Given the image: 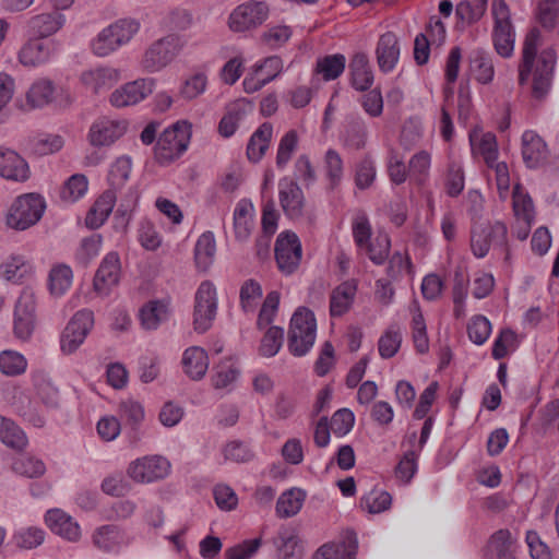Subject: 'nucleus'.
<instances>
[{
  "instance_id": "obj_5",
  "label": "nucleus",
  "mask_w": 559,
  "mask_h": 559,
  "mask_svg": "<svg viewBox=\"0 0 559 559\" xmlns=\"http://www.w3.org/2000/svg\"><path fill=\"white\" fill-rule=\"evenodd\" d=\"M45 209L46 202L41 195L36 193L20 195L9 210L7 224L11 228L25 230L41 218Z\"/></svg>"
},
{
  "instance_id": "obj_42",
  "label": "nucleus",
  "mask_w": 559,
  "mask_h": 559,
  "mask_svg": "<svg viewBox=\"0 0 559 559\" xmlns=\"http://www.w3.org/2000/svg\"><path fill=\"white\" fill-rule=\"evenodd\" d=\"M516 547V537L509 530H499L489 539V549L498 559H515Z\"/></svg>"
},
{
  "instance_id": "obj_50",
  "label": "nucleus",
  "mask_w": 559,
  "mask_h": 559,
  "mask_svg": "<svg viewBox=\"0 0 559 559\" xmlns=\"http://www.w3.org/2000/svg\"><path fill=\"white\" fill-rule=\"evenodd\" d=\"M88 190V180L82 174L72 175L63 185L60 198L68 203H73L83 198Z\"/></svg>"
},
{
  "instance_id": "obj_61",
  "label": "nucleus",
  "mask_w": 559,
  "mask_h": 559,
  "mask_svg": "<svg viewBox=\"0 0 559 559\" xmlns=\"http://www.w3.org/2000/svg\"><path fill=\"white\" fill-rule=\"evenodd\" d=\"M298 141V134L295 130H289L282 136L276 154L277 168L284 169L287 166L297 150Z\"/></svg>"
},
{
  "instance_id": "obj_64",
  "label": "nucleus",
  "mask_w": 559,
  "mask_h": 559,
  "mask_svg": "<svg viewBox=\"0 0 559 559\" xmlns=\"http://www.w3.org/2000/svg\"><path fill=\"white\" fill-rule=\"evenodd\" d=\"M222 453L226 461L235 463H247L254 457L251 448L247 443L238 440L227 442L222 449Z\"/></svg>"
},
{
  "instance_id": "obj_19",
  "label": "nucleus",
  "mask_w": 559,
  "mask_h": 559,
  "mask_svg": "<svg viewBox=\"0 0 559 559\" xmlns=\"http://www.w3.org/2000/svg\"><path fill=\"white\" fill-rule=\"evenodd\" d=\"M252 110V104L245 98L229 103L217 127L219 135L224 139L231 138Z\"/></svg>"
},
{
  "instance_id": "obj_17",
  "label": "nucleus",
  "mask_w": 559,
  "mask_h": 559,
  "mask_svg": "<svg viewBox=\"0 0 559 559\" xmlns=\"http://www.w3.org/2000/svg\"><path fill=\"white\" fill-rule=\"evenodd\" d=\"M521 155L527 168L537 169L547 163L549 148L536 131L525 130L521 135Z\"/></svg>"
},
{
  "instance_id": "obj_31",
  "label": "nucleus",
  "mask_w": 559,
  "mask_h": 559,
  "mask_svg": "<svg viewBox=\"0 0 559 559\" xmlns=\"http://www.w3.org/2000/svg\"><path fill=\"white\" fill-rule=\"evenodd\" d=\"M357 292L354 281H346L336 286L330 297V313L332 317H341L352 307Z\"/></svg>"
},
{
  "instance_id": "obj_7",
  "label": "nucleus",
  "mask_w": 559,
  "mask_h": 559,
  "mask_svg": "<svg viewBox=\"0 0 559 559\" xmlns=\"http://www.w3.org/2000/svg\"><path fill=\"white\" fill-rule=\"evenodd\" d=\"M1 400L22 416L25 421L40 428L45 425L44 415L37 409L25 390L12 382L3 383L0 388Z\"/></svg>"
},
{
  "instance_id": "obj_51",
  "label": "nucleus",
  "mask_w": 559,
  "mask_h": 559,
  "mask_svg": "<svg viewBox=\"0 0 559 559\" xmlns=\"http://www.w3.org/2000/svg\"><path fill=\"white\" fill-rule=\"evenodd\" d=\"M357 545L355 542L349 544H325L321 546L312 559H355Z\"/></svg>"
},
{
  "instance_id": "obj_21",
  "label": "nucleus",
  "mask_w": 559,
  "mask_h": 559,
  "mask_svg": "<svg viewBox=\"0 0 559 559\" xmlns=\"http://www.w3.org/2000/svg\"><path fill=\"white\" fill-rule=\"evenodd\" d=\"M121 272L118 252L110 251L102 260L94 277V288L98 294H108L110 288L118 284Z\"/></svg>"
},
{
  "instance_id": "obj_14",
  "label": "nucleus",
  "mask_w": 559,
  "mask_h": 559,
  "mask_svg": "<svg viewBox=\"0 0 559 559\" xmlns=\"http://www.w3.org/2000/svg\"><path fill=\"white\" fill-rule=\"evenodd\" d=\"M301 254V243L295 233L283 231L278 235L275 242V259L283 273H294L299 266Z\"/></svg>"
},
{
  "instance_id": "obj_35",
  "label": "nucleus",
  "mask_w": 559,
  "mask_h": 559,
  "mask_svg": "<svg viewBox=\"0 0 559 559\" xmlns=\"http://www.w3.org/2000/svg\"><path fill=\"white\" fill-rule=\"evenodd\" d=\"M352 85L357 91H367L373 83V73L366 53H356L350 63Z\"/></svg>"
},
{
  "instance_id": "obj_40",
  "label": "nucleus",
  "mask_w": 559,
  "mask_h": 559,
  "mask_svg": "<svg viewBox=\"0 0 559 559\" xmlns=\"http://www.w3.org/2000/svg\"><path fill=\"white\" fill-rule=\"evenodd\" d=\"M107 27L120 47H123L139 34L142 23L136 17L126 16L114 21Z\"/></svg>"
},
{
  "instance_id": "obj_9",
  "label": "nucleus",
  "mask_w": 559,
  "mask_h": 559,
  "mask_svg": "<svg viewBox=\"0 0 559 559\" xmlns=\"http://www.w3.org/2000/svg\"><path fill=\"white\" fill-rule=\"evenodd\" d=\"M93 326V311L88 309H81L76 311L61 333V352L67 355L76 352V349L84 343Z\"/></svg>"
},
{
  "instance_id": "obj_16",
  "label": "nucleus",
  "mask_w": 559,
  "mask_h": 559,
  "mask_svg": "<svg viewBox=\"0 0 559 559\" xmlns=\"http://www.w3.org/2000/svg\"><path fill=\"white\" fill-rule=\"evenodd\" d=\"M36 299L33 292L24 289L14 310V333L20 340H28L35 329Z\"/></svg>"
},
{
  "instance_id": "obj_30",
  "label": "nucleus",
  "mask_w": 559,
  "mask_h": 559,
  "mask_svg": "<svg viewBox=\"0 0 559 559\" xmlns=\"http://www.w3.org/2000/svg\"><path fill=\"white\" fill-rule=\"evenodd\" d=\"M116 200L117 195L112 190H106L100 194L86 214V226L92 229L103 226L112 212Z\"/></svg>"
},
{
  "instance_id": "obj_25",
  "label": "nucleus",
  "mask_w": 559,
  "mask_h": 559,
  "mask_svg": "<svg viewBox=\"0 0 559 559\" xmlns=\"http://www.w3.org/2000/svg\"><path fill=\"white\" fill-rule=\"evenodd\" d=\"M468 139L473 153L483 156L488 167H493L499 156L496 135L492 132H483L481 129L474 128L469 131Z\"/></svg>"
},
{
  "instance_id": "obj_32",
  "label": "nucleus",
  "mask_w": 559,
  "mask_h": 559,
  "mask_svg": "<svg viewBox=\"0 0 559 559\" xmlns=\"http://www.w3.org/2000/svg\"><path fill=\"white\" fill-rule=\"evenodd\" d=\"M32 273L33 266L23 255H11L0 263V276L13 284L23 283Z\"/></svg>"
},
{
  "instance_id": "obj_23",
  "label": "nucleus",
  "mask_w": 559,
  "mask_h": 559,
  "mask_svg": "<svg viewBox=\"0 0 559 559\" xmlns=\"http://www.w3.org/2000/svg\"><path fill=\"white\" fill-rule=\"evenodd\" d=\"M401 53V45L397 36L392 32L382 34L377 43L376 56L379 69L391 72L397 64Z\"/></svg>"
},
{
  "instance_id": "obj_62",
  "label": "nucleus",
  "mask_w": 559,
  "mask_h": 559,
  "mask_svg": "<svg viewBox=\"0 0 559 559\" xmlns=\"http://www.w3.org/2000/svg\"><path fill=\"white\" fill-rule=\"evenodd\" d=\"M280 306V293L276 290L270 292L260 309L257 326L259 330L266 329L273 321L277 313Z\"/></svg>"
},
{
  "instance_id": "obj_59",
  "label": "nucleus",
  "mask_w": 559,
  "mask_h": 559,
  "mask_svg": "<svg viewBox=\"0 0 559 559\" xmlns=\"http://www.w3.org/2000/svg\"><path fill=\"white\" fill-rule=\"evenodd\" d=\"M467 334L475 345L485 344L491 334L490 321L485 316H474L467 324Z\"/></svg>"
},
{
  "instance_id": "obj_2",
  "label": "nucleus",
  "mask_w": 559,
  "mask_h": 559,
  "mask_svg": "<svg viewBox=\"0 0 559 559\" xmlns=\"http://www.w3.org/2000/svg\"><path fill=\"white\" fill-rule=\"evenodd\" d=\"M191 123L180 120L166 128L157 139L154 154L160 165H168L178 159L189 147Z\"/></svg>"
},
{
  "instance_id": "obj_15",
  "label": "nucleus",
  "mask_w": 559,
  "mask_h": 559,
  "mask_svg": "<svg viewBox=\"0 0 559 559\" xmlns=\"http://www.w3.org/2000/svg\"><path fill=\"white\" fill-rule=\"evenodd\" d=\"M127 129L128 121L124 119L102 117L90 127L87 140L92 146L107 147L118 141L127 132Z\"/></svg>"
},
{
  "instance_id": "obj_54",
  "label": "nucleus",
  "mask_w": 559,
  "mask_h": 559,
  "mask_svg": "<svg viewBox=\"0 0 559 559\" xmlns=\"http://www.w3.org/2000/svg\"><path fill=\"white\" fill-rule=\"evenodd\" d=\"M240 306L245 313H253L262 297V287L254 280H247L240 288Z\"/></svg>"
},
{
  "instance_id": "obj_47",
  "label": "nucleus",
  "mask_w": 559,
  "mask_h": 559,
  "mask_svg": "<svg viewBox=\"0 0 559 559\" xmlns=\"http://www.w3.org/2000/svg\"><path fill=\"white\" fill-rule=\"evenodd\" d=\"M513 211L519 222L534 223L535 211L532 198L521 185H516L512 193Z\"/></svg>"
},
{
  "instance_id": "obj_27",
  "label": "nucleus",
  "mask_w": 559,
  "mask_h": 559,
  "mask_svg": "<svg viewBox=\"0 0 559 559\" xmlns=\"http://www.w3.org/2000/svg\"><path fill=\"white\" fill-rule=\"evenodd\" d=\"M120 80V71L111 67H99L81 74L82 84L94 93L109 90Z\"/></svg>"
},
{
  "instance_id": "obj_55",
  "label": "nucleus",
  "mask_w": 559,
  "mask_h": 559,
  "mask_svg": "<svg viewBox=\"0 0 559 559\" xmlns=\"http://www.w3.org/2000/svg\"><path fill=\"white\" fill-rule=\"evenodd\" d=\"M45 540V531L36 526L20 527L13 534V542L19 548L33 549Z\"/></svg>"
},
{
  "instance_id": "obj_13",
  "label": "nucleus",
  "mask_w": 559,
  "mask_h": 559,
  "mask_svg": "<svg viewBox=\"0 0 559 559\" xmlns=\"http://www.w3.org/2000/svg\"><path fill=\"white\" fill-rule=\"evenodd\" d=\"M132 540L130 533L116 524L100 525L92 534L93 545L106 554L118 555L128 548Z\"/></svg>"
},
{
  "instance_id": "obj_57",
  "label": "nucleus",
  "mask_w": 559,
  "mask_h": 559,
  "mask_svg": "<svg viewBox=\"0 0 559 559\" xmlns=\"http://www.w3.org/2000/svg\"><path fill=\"white\" fill-rule=\"evenodd\" d=\"M55 92L52 82L49 80H38L31 86L27 92V102L32 107H43L51 99Z\"/></svg>"
},
{
  "instance_id": "obj_41",
  "label": "nucleus",
  "mask_w": 559,
  "mask_h": 559,
  "mask_svg": "<svg viewBox=\"0 0 559 559\" xmlns=\"http://www.w3.org/2000/svg\"><path fill=\"white\" fill-rule=\"evenodd\" d=\"M118 414L124 425L131 428L133 438L138 440V429L145 417L143 405L133 399L122 400L118 405Z\"/></svg>"
},
{
  "instance_id": "obj_12",
  "label": "nucleus",
  "mask_w": 559,
  "mask_h": 559,
  "mask_svg": "<svg viewBox=\"0 0 559 559\" xmlns=\"http://www.w3.org/2000/svg\"><path fill=\"white\" fill-rule=\"evenodd\" d=\"M170 471V463L162 455H145L131 462L128 475L136 483L148 484L163 479Z\"/></svg>"
},
{
  "instance_id": "obj_63",
  "label": "nucleus",
  "mask_w": 559,
  "mask_h": 559,
  "mask_svg": "<svg viewBox=\"0 0 559 559\" xmlns=\"http://www.w3.org/2000/svg\"><path fill=\"white\" fill-rule=\"evenodd\" d=\"M284 330L278 326H270L260 344V354L264 357L275 356L282 347Z\"/></svg>"
},
{
  "instance_id": "obj_6",
  "label": "nucleus",
  "mask_w": 559,
  "mask_h": 559,
  "mask_svg": "<svg viewBox=\"0 0 559 559\" xmlns=\"http://www.w3.org/2000/svg\"><path fill=\"white\" fill-rule=\"evenodd\" d=\"M491 13L495 21L492 28L495 50L502 58H510L514 51L515 32L509 7L504 0H492Z\"/></svg>"
},
{
  "instance_id": "obj_22",
  "label": "nucleus",
  "mask_w": 559,
  "mask_h": 559,
  "mask_svg": "<svg viewBox=\"0 0 559 559\" xmlns=\"http://www.w3.org/2000/svg\"><path fill=\"white\" fill-rule=\"evenodd\" d=\"M255 226V209L249 199H240L233 214V227L235 239L247 242Z\"/></svg>"
},
{
  "instance_id": "obj_24",
  "label": "nucleus",
  "mask_w": 559,
  "mask_h": 559,
  "mask_svg": "<svg viewBox=\"0 0 559 559\" xmlns=\"http://www.w3.org/2000/svg\"><path fill=\"white\" fill-rule=\"evenodd\" d=\"M45 523L55 534L70 542H76L81 537L79 523L61 509L48 510L45 514Z\"/></svg>"
},
{
  "instance_id": "obj_46",
  "label": "nucleus",
  "mask_w": 559,
  "mask_h": 559,
  "mask_svg": "<svg viewBox=\"0 0 559 559\" xmlns=\"http://www.w3.org/2000/svg\"><path fill=\"white\" fill-rule=\"evenodd\" d=\"M131 170L132 160L129 156L123 155L116 158L108 170L107 181L110 186L109 190L115 192L116 190L121 189L129 180Z\"/></svg>"
},
{
  "instance_id": "obj_43",
  "label": "nucleus",
  "mask_w": 559,
  "mask_h": 559,
  "mask_svg": "<svg viewBox=\"0 0 559 559\" xmlns=\"http://www.w3.org/2000/svg\"><path fill=\"white\" fill-rule=\"evenodd\" d=\"M306 499V492L298 488L284 491L277 499L276 513L280 518H292L296 515Z\"/></svg>"
},
{
  "instance_id": "obj_3",
  "label": "nucleus",
  "mask_w": 559,
  "mask_h": 559,
  "mask_svg": "<svg viewBox=\"0 0 559 559\" xmlns=\"http://www.w3.org/2000/svg\"><path fill=\"white\" fill-rule=\"evenodd\" d=\"M317 322L312 311L298 308L290 319L288 348L294 356L306 355L316 341Z\"/></svg>"
},
{
  "instance_id": "obj_20",
  "label": "nucleus",
  "mask_w": 559,
  "mask_h": 559,
  "mask_svg": "<svg viewBox=\"0 0 559 559\" xmlns=\"http://www.w3.org/2000/svg\"><path fill=\"white\" fill-rule=\"evenodd\" d=\"M56 53L57 43L55 40L32 38L21 48L19 60L25 67H39L49 62Z\"/></svg>"
},
{
  "instance_id": "obj_60",
  "label": "nucleus",
  "mask_w": 559,
  "mask_h": 559,
  "mask_svg": "<svg viewBox=\"0 0 559 559\" xmlns=\"http://www.w3.org/2000/svg\"><path fill=\"white\" fill-rule=\"evenodd\" d=\"M12 469L19 475L34 478L41 476L46 471V466L39 459L21 455L14 460Z\"/></svg>"
},
{
  "instance_id": "obj_34",
  "label": "nucleus",
  "mask_w": 559,
  "mask_h": 559,
  "mask_svg": "<svg viewBox=\"0 0 559 559\" xmlns=\"http://www.w3.org/2000/svg\"><path fill=\"white\" fill-rule=\"evenodd\" d=\"M194 329L204 333L210 329V282L203 281L195 293Z\"/></svg>"
},
{
  "instance_id": "obj_58",
  "label": "nucleus",
  "mask_w": 559,
  "mask_h": 559,
  "mask_svg": "<svg viewBox=\"0 0 559 559\" xmlns=\"http://www.w3.org/2000/svg\"><path fill=\"white\" fill-rule=\"evenodd\" d=\"M120 48V45L116 41L115 36L107 26L91 41V49L97 57H107Z\"/></svg>"
},
{
  "instance_id": "obj_8",
  "label": "nucleus",
  "mask_w": 559,
  "mask_h": 559,
  "mask_svg": "<svg viewBox=\"0 0 559 559\" xmlns=\"http://www.w3.org/2000/svg\"><path fill=\"white\" fill-rule=\"evenodd\" d=\"M270 8L266 2L250 0L237 5L228 16V26L235 33H243L258 28L269 17Z\"/></svg>"
},
{
  "instance_id": "obj_39",
  "label": "nucleus",
  "mask_w": 559,
  "mask_h": 559,
  "mask_svg": "<svg viewBox=\"0 0 559 559\" xmlns=\"http://www.w3.org/2000/svg\"><path fill=\"white\" fill-rule=\"evenodd\" d=\"M278 551V559H301L302 549L293 528H282L274 539Z\"/></svg>"
},
{
  "instance_id": "obj_38",
  "label": "nucleus",
  "mask_w": 559,
  "mask_h": 559,
  "mask_svg": "<svg viewBox=\"0 0 559 559\" xmlns=\"http://www.w3.org/2000/svg\"><path fill=\"white\" fill-rule=\"evenodd\" d=\"M168 312L169 300H151L141 308V323L146 330H155L167 319Z\"/></svg>"
},
{
  "instance_id": "obj_45",
  "label": "nucleus",
  "mask_w": 559,
  "mask_h": 559,
  "mask_svg": "<svg viewBox=\"0 0 559 559\" xmlns=\"http://www.w3.org/2000/svg\"><path fill=\"white\" fill-rule=\"evenodd\" d=\"M0 441L12 449L22 450L27 444V437L13 420L0 416Z\"/></svg>"
},
{
  "instance_id": "obj_10",
  "label": "nucleus",
  "mask_w": 559,
  "mask_h": 559,
  "mask_svg": "<svg viewBox=\"0 0 559 559\" xmlns=\"http://www.w3.org/2000/svg\"><path fill=\"white\" fill-rule=\"evenodd\" d=\"M507 234V226L501 222L474 227L471 236V249L473 254L481 259L487 255L491 246L506 247Z\"/></svg>"
},
{
  "instance_id": "obj_37",
  "label": "nucleus",
  "mask_w": 559,
  "mask_h": 559,
  "mask_svg": "<svg viewBox=\"0 0 559 559\" xmlns=\"http://www.w3.org/2000/svg\"><path fill=\"white\" fill-rule=\"evenodd\" d=\"M182 365L185 372L193 380L201 379L209 367L206 352L199 346L187 348L183 353Z\"/></svg>"
},
{
  "instance_id": "obj_28",
  "label": "nucleus",
  "mask_w": 559,
  "mask_h": 559,
  "mask_svg": "<svg viewBox=\"0 0 559 559\" xmlns=\"http://www.w3.org/2000/svg\"><path fill=\"white\" fill-rule=\"evenodd\" d=\"M240 369L234 357H227L219 361L212 374V388L224 393H229L236 388L239 379Z\"/></svg>"
},
{
  "instance_id": "obj_49",
  "label": "nucleus",
  "mask_w": 559,
  "mask_h": 559,
  "mask_svg": "<svg viewBox=\"0 0 559 559\" xmlns=\"http://www.w3.org/2000/svg\"><path fill=\"white\" fill-rule=\"evenodd\" d=\"M346 58L344 55L335 53L325 56L317 61V72L325 81L337 79L345 70Z\"/></svg>"
},
{
  "instance_id": "obj_44",
  "label": "nucleus",
  "mask_w": 559,
  "mask_h": 559,
  "mask_svg": "<svg viewBox=\"0 0 559 559\" xmlns=\"http://www.w3.org/2000/svg\"><path fill=\"white\" fill-rule=\"evenodd\" d=\"M72 282L73 272L69 265L57 264L50 270L48 285L51 295L56 297L64 295Z\"/></svg>"
},
{
  "instance_id": "obj_11",
  "label": "nucleus",
  "mask_w": 559,
  "mask_h": 559,
  "mask_svg": "<svg viewBox=\"0 0 559 559\" xmlns=\"http://www.w3.org/2000/svg\"><path fill=\"white\" fill-rule=\"evenodd\" d=\"M155 87L156 79L140 78L116 88L109 96V103L115 108L134 106L146 99Z\"/></svg>"
},
{
  "instance_id": "obj_48",
  "label": "nucleus",
  "mask_w": 559,
  "mask_h": 559,
  "mask_svg": "<svg viewBox=\"0 0 559 559\" xmlns=\"http://www.w3.org/2000/svg\"><path fill=\"white\" fill-rule=\"evenodd\" d=\"M323 169L330 187H337L344 177V163L340 153L329 148L323 157Z\"/></svg>"
},
{
  "instance_id": "obj_52",
  "label": "nucleus",
  "mask_w": 559,
  "mask_h": 559,
  "mask_svg": "<svg viewBox=\"0 0 559 559\" xmlns=\"http://www.w3.org/2000/svg\"><path fill=\"white\" fill-rule=\"evenodd\" d=\"M27 360L16 350H2L0 353V371L7 376H19L26 371Z\"/></svg>"
},
{
  "instance_id": "obj_1",
  "label": "nucleus",
  "mask_w": 559,
  "mask_h": 559,
  "mask_svg": "<svg viewBox=\"0 0 559 559\" xmlns=\"http://www.w3.org/2000/svg\"><path fill=\"white\" fill-rule=\"evenodd\" d=\"M540 45V31L532 28L525 36L519 64V84H527L532 76V96L536 100H544L549 94L557 66L556 50L546 48L538 52Z\"/></svg>"
},
{
  "instance_id": "obj_56",
  "label": "nucleus",
  "mask_w": 559,
  "mask_h": 559,
  "mask_svg": "<svg viewBox=\"0 0 559 559\" xmlns=\"http://www.w3.org/2000/svg\"><path fill=\"white\" fill-rule=\"evenodd\" d=\"M103 238L98 234L83 238L75 252V260L83 266H86L100 252Z\"/></svg>"
},
{
  "instance_id": "obj_29",
  "label": "nucleus",
  "mask_w": 559,
  "mask_h": 559,
  "mask_svg": "<svg viewBox=\"0 0 559 559\" xmlns=\"http://www.w3.org/2000/svg\"><path fill=\"white\" fill-rule=\"evenodd\" d=\"M64 23V14L51 12L32 16L27 22V26L31 35L41 39L56 34Z\"/></svg>"
},
{
  "instance_id": "obj_4",
  "label": "nucleus",
  "mask_w": 559,
  "mask_h": 559,
  "mask_svg": "<svg viewBox=\"0 0 559 559\" xmlns=\"http://www.w3.org/2000/svg\"><path fill=\"white\" fill-rule=\"evenodd\" d=\"M183 47L177 34H168L154 40L144 51L141 66L148 73H157L173 63Z\"/></svg>"
},
{
  "instance_id": "obj_36",
  "label": "nucleus",
  "mask_w": 559,
  "mask_h": 559,
  "mask_svg": "<svg viewBox=\"0 0 559 559\" xmlns=\"http://www.w3.org/2000/svg\"><path fill=\"white\" fill-rule=\"evenodd\" d=\"M273 135V126L262 123L250 136L247 145V156L251 162H259L267 151Z\"/></svg>"
},
{
  "instance_id": "obj_53",
  "label": "nucleus",
  "mask_w": 559,
  "mask_h": 559,
  "mask_svg": "<svg viewBox=\"0 0 559 559\" xmlns=\"http://www.w3.org/2000/svg\"><path fill=\"white\" fill-rule=\"evenodd\" d=\"M377 178V167L370 156H364L355 166V185L360 190L370 188Z\"/></svg>"
},
{
  "instance_id": "obj_26",
  "label": "nucleus",
  "mask_w": 559,
  "mask_h": 559,
  "mask_svg": "<svg viewBox=\"0 0 559 559\" xmlns=\"http://www.w3.org/2000/svg\"><path fill=\"white\" fill-rule=\"evenodd\" d=\"M0 176L12 181H25L29 177V167L15 151L0 147Z\"/></svg>"
},
{
  "instance_id": "obj_33",
  "label": "nucleus",
  "mask_w": 559,
  "mask_h": 559,
  "mask_svg": "<svg viewBox=\"0 0 559 559\" xmlns=\"http://www.w3.org/2000/svg\"><path fill=\"white\" fill-rule=\"evenodd\" d=\"M469 69L475 80L481 84H488L493 80L495 67L491 55L481 48L471 51Z\"/></svg>"
},
{
  "instance_id": "obj_18",
  "label": "nucleus",
  "mask_w": 559,
  "mask_h": 559,
  "mask_svg": "<svg viewBox=\"0 0 559 559\" xmlns=\"http://www.w3.org/2000/svg\"><path fill=\"white\" fill-rule=\"evenodd\" d=\"M278 199L285 215L298 218L302 215L305 195L295 179L285 176L278 180Z\"/></svg>"
}]
</instances>
